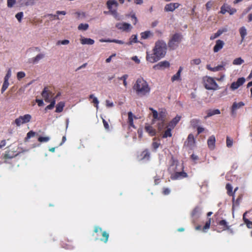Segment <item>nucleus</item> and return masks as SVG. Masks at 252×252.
Returning a JSON list of instances; mask_svg holds the SVG:
<instances>
[{
  "label": "nucleus",
  "instance_id": "f257e3e1",
  "mask_svg": "<svg viewBox=\"0 0 252 252\" xmlns=\"http://www.w3.org/2000/svg\"><path fill=\"white\" fill-rule=\"evenodd\" d=\"M167 46L163 40H158L155 43L152 52H146V60L151 63L157 62L166 54Z\"/></svg>",
  "mask_w": 252,
  "mask_h": 252
},
{
  "label": "nucleus",
  "instance_id": "f03ea898",
  "mask_svg": "<svg viewBox=\"0 0 252 252\" xmlns=\"http://www.w3.org/2000/svg\"><path fill=\"white\" fill-rule=\"evenodd\" d=\"M133 90L136 94L143 96L149 94L150 88L147 82L143 78H138L133 87Z\"/></svg>",
  "mask_w": 252,
  "mask_h": 252
},
{
  "label": "nucleus",
  "instance_id": "7ed1b4c3",
  "mask_svg": "<svg viewBox=\"0 0 252 252\" xmlns=\"http://www.w3.org/2000/svg\"><path fill=\"white\" fill-rule=\"evenodd\" d=\"M106 5L109 9L108 13L112 15L116 20H121V16L117 11L119 3L116 0H109L106 2Z\"/></svg>",
  "mask_w": 252,
  "mask_h": 252
},
{
  "label": "nucleus",
  "instance_id": "20e7f679",
  "mask_svg": "<svg viewBox=\"0 0 252 252\" xmlns=\"http://www.w3.org/2000/svg\"><path fill=\"white\" fill-rule=\"evenodd\" d=\"M203 84L207 90L216 91L220 87L213 78L205 76L203 78Z\"/></svg>",
  "mask_w": 252,
  "mask_h": 252
},
{
  "label": "nucleus",
  "instance_id": "39448f33",
  "mask_svg": "<svg viewBox=\"0 0 252 252\" xmlns=\"http://www.w3.org/2000/svg\"><path fill=\"white\" fill-rule=\"evenodd\" d=\"M150 110L152 111L153 113V120H152V124H155L156 121H165L166 112L165 110H161L159 112H158L157 111L153 108H150Z\"/></svg>",
  "mask_w": 252,
  "mask_h": 252
},
{
  "label": "nucleus",
  "instance_id": "423d86ee",
  "mask_svg": "<svg viewBox=\"0 0 252 252\" xmlns=\"http://www.w3.org/2000/svg\"><path fill=\"white\" fill-rule=\"evenodd\" d=\"M182 35L179 33L173 35L168 42V46L171 49H175L179 45L182 40Z\"/></svg>",
  "mask_w": 252,
  "mask_h": 252
},
{
  "label": "nucleus",
  "instance_id": "0eeeda50",
  "mask_svg": "<svg viewBox=\"0 0 252 252\" xmlns=\"http://www.w3.org/2000/svg\"><path fill=\"white\" fill-rule=\"evenodd\" d=\"M32 119V116L30 114H26L24 116H21L16 119L14 123L17 126L29 122Z\"/></svg>",
  "mask_w": 252,
  "mask_h": 252
},
{
  "label": "nucleus",
  "instance_id": "6e6552de",
  "mask_svg": "<svg viewBox=\"0 0 252 252\" xmlns=\"http://www.w3.org/2000/svg\"><path fill=\"white\" fill-rule=\"evenodd\" d=\"M226 64H227V63L226 62H222L220 64L218 65V66L214 67H212L210 65L208 64L206 66V68L208 70L213 71V72H216V71H220V70H225V66Z\"/></svg>",
  "mask_w": 252,
  "mask_h": 252
},
{
  "label": "nucleus",
  "instance_id": "1a4fd4ad",
  "mask_svg": "<svg viewBox=\"0 0 252 252\" xmlns=\"http://www.w3.org/2000/svg\"><path fill=\"white\" fill-rule=\"evenodd\" d=\"M245 81L246 80L244 77L238 78L236 82H234L231 84L230 89L232 91L237 89L245 82Z\"/></svg>",
  "mask_w": 252,
  "mask_h": 252
},
{
  "label": "nucleus",
  "instance_id": "9d476101",
  "mask_svg": "<svg viewBox=\"0 0 252 252\" xmlns=\"http://www.w3.org/2000/svg\"><path fill=\"white\" fill-rule=\"evenodd\" d=\"M41 95L46 102H50L51 100L53 94L48 91L47 87H45L41 93Z\"/></svg>",
  "mask_w": 252,
  "mask_h": 252
},
{
  "label": "nucleus",
  "instance_id": "9b49d317",
  "mask_svg": "<svg viewBox=\"0 0 252 252\" xmlns=\"http://www.w3.org/2000/svg\"><path fill=\"white\" fill-rule=\"evenodd\" d=\"M227 12L230 15H232L236 12V9L235 8H231L227 4H223L221 7L220 12L221 14H224Z\"/></svg>",
  "mask_w": 252,
  "mask_h": 252
},
{
  "label": "nucleus",
  "instance_id": "f8f14e48",
  "mask_svg": "<svg viewBox=\"0 0 252 252\" xmlns=\"http://www.w3.org/2000/svg\"><path fill=\"white\" fill-rule=\"evenodd\" d=\"M116 27L123 31H129L132 27L130 24L126 23H119L116 25Z\"/></svg>",
  "mask_w": 252,
  "mask_h": 252
},
{
  "label": "nucleus",
  "instance_id": "ddd939ff",
  "mask_svg": "<svg viewBox=\"0 0 252 252\" xmlns=\"http://www.w3.org/2000/svg\"><path fill=\"white\" fill-rule=\"evenodd\" d=\"M170 63L168 61H164L158 63L153 66V68L156 70L163 69L169 67Z\"/></svg>",
  "mask_w": 252,
  "mask_h": 252
},
{
  "label": "nucleus",
  "instance_id": "4468645a",
  "mask_svg": "<svg viewBox=\"0 0 252 252\" xmlns=\"http://www.w3.org/2000/svg\"><path fill=\"white\" fill-rule=\"evenodd\" d=\"M245 104L243 102H239L237 103L234 102L231 108V113L232 116H235L236 114V110L244 106Z\"/></svg>",
  "mask_w": 252,
  "mask_h": 252
},
{
  "label": "nucleus",
  "instance_id": "2eb2a0df",
  "mask_svg": "<svg viewBox=\"0 0 252 252\" xmlns=\"http://www.w3.org/2000/svg\"><path fill=\"white\" fill-rule=\"evenodd\" d=\"M179 4L178 3H170L166 4L164 7L166 11H173L176 8H178Z\"/></svg>",
  "mask_w": 252,
  "mask_h": 252
},
{
  "label": "nucleus",
  "instance_id": "dca6fc26",
  "mask_svg": "<svg viewBox=\"0 0 252 252\" xmlns=\"http://www.w3.org/2000/svg\"><path fill=\"white\" fill-rule=\"evenodd\" d=\"M224 43L223 41L221 40H218L216 41V45L214 47V52L216 53L219 51L220 49H221L223 46Z\"/></svg>",
  "mask_w": 252,
  "mask_h": 252
},
{
  "label": "nucleus",
  "instance_id": "f3484780",
  "mask_svg": "<svg viewBox=\"0 0 252 252\" xmlns=\"http://www.w3.org/2000/svg\"><path fill=\"white\" fill-rule=\"evenodd\" d=\"M187 176V174L186 173L184 172H177L175 173L172 174L171 175V179L173 180H177L179 179H181L183 177H186Z\"/></svg>",
  "mask_w": 252,
  "mask_h": 252
},
{
  "label": "nucleus",
  "instance_id": "a211bd4d",
  "mask_svg": "<svg viewBox=\"0 0 252 252\" xmlns=\"http://www.w3.org/2000/svg\"><path fill=\"white\" fill-rule=\"evenodd\" d=\"M145 129L146 132H147L151 136H154L156 134V129L149 125L146 124L145 127Z\"/></svg>",
  "mask_w": 252,
  "mask_h": 252
},
{
  "label": "nucleus",
  "instance_id": "6ab92c4d",
  "mask_svg": "<svg viewBox=\"0 0 252 252\" xmlns=\"http://www.w3.org/2000/svg\"><path fill=\"white\" fill-rule=\"evenodd\" d=\"M216 139L214 135L210 136L207 141L208 145L209 148L213 150L214 149L215 146Z\"/></svg>",
  "mask_w": 252,
  "mask_h": 252
},
{
  "label": "nucleus",
  "instance_id": "aec40b11",
  "mask_svg": "<svg viewBox=\"0 0 252 252\" xmlns=\"http://www.w3.org/2000/svg\"><path fill=\"white\" fill-rule=\"evenodd\" d=\"M80 42L83 45H93L94 44V41L91 38L82 37L80 39Z\"/></svg>",
  "mask_w": 252,
  "mask_h": 252
},
{
  "label": "nucleus",
  "instance_id": "412c9836",
  "mask_svg": "<svg viewBox=\"0 0 252 252\" xmlns=\"http://www.w3.org/2000/svg\"><path fill=\"white\" fill-rule=\"evenodd\" d=\"M45 57V55L44 54L41 53L38 54L36 56H35L34 58H32L30 60V62L33 63H37L40 60L43 59V58Z\"/></svg>",
  "mask_w": 252,
  "mask_h": 252
},
{
  "label": "nucleus",
  "instance_id": "4be33fe9",
  "mask_svg": "<svg viewBox=\"0 0 252 252\" xmlns=\"http://www.w3.org/2000/svg\"><path fill=\"white\" fill-rule=\"evenodd\" d=\"M207 115L205 117V119H207L208 117L212 116L215 115H218L220 114V110L219 109H210L207 111Z\"/></svg>",
  "mask_w": 252,
  "mask_h": 252
},
{
  "label": "nucleus",
  "instance_id": "5701e85b",
  "mask_svg": "<svg viewBox=\"0 0 252 252\" xmlns=\"http://www.w3.org/2000/svg\"><path fill=\"white\" fill-rule=\"evenodd\" d=\"M187 145L189 147H192L194 146L195 143V139L193 135L192 134L189 135L187 139Z\"/></svg>",
  "mask_w": 252,
  "mask_h": 252
},
{
  "label": "nucleus",
  "instance_id": "b1692460",
  "mask_svg": "<svg viewBox=\"0 0 252 252\" xmlns=\"http://www.w3.org/2000/svg\"><path fill=\"white\" fill-rule=\"evenodd\" d=\"M182 70V67H180L178 72L172 77L171 80L172 82H174L175 81H179L181 80V73Z\"/></svg>",
  "mask_w": 252,
  "mask_h": 252
},
{
  "label": "nucleus",
  "instance_id": "393cba45",
  "mask_svg": "<svg viewBox=\"0 0 252 252\" xmlns=\"http://www.w3.org/2000/svg\"><path fill=\"white\" fill-rule=\"evenodd\" d=\"M226 31L227 30L226 29H220V30H218L217 32H216L213 35L211 36L210 39L213 40V39L217 38L218 37L220 36L222 33L226 32Z\"/></svg>",
  "mask_w": 252,
  "mask_h": 252
},
{
  "label": "nucleus",
  "instance_id": "a878e982",
  "mask_svg": "<svg viewBox=\"0 0 252 252\" xmlns=\"http://www.w3.org/2000/svg\"><path fill=\"white\" fill-rule=\"evenodd\" d=\"M181 117L180 116H176L175 118H174L169 124V126L171 127H174L179 122L180 120Z\"/></svg>",
  "mask_w": 252,
  "mask_h": 252
},
{
  "label": "nucleus",
  "instance_id": "bb28decb",
  "mask_svg": "<svg viewBox=\"0 0 252 252\" xmlns=\"http://www.w3.org/2000/svg\"><path fill=\"white\" fill-rule=\"evenodd\" d=\"M141 37L142 39H146L153 35V33L150 31H146L141 33Z\"/></svg>",
  "mask_w": 252,
  "mask_h": 252
},
{
  "label": "nucleus",
  "instance_id": "cd10ccee",
  "mask_svg": "<svg viewBox=\"0 0 252 252\" xmlns=\"http://www.w3.org/2000/svg\"><path fill=\"white\" fill-rule=\"evenodd\" d=\"M239 32L241 35V37L242 38V41H243L246 36V35L247 34V29L245 27H242L239 29Z\"/></svg>",
  "mask_w": 252,
  "mask_h": 252
},
{
  "label": "nucleus",
  "instance_id": "c85d7f7f",
  "mask_svg": "<svg viewBox=\"0 0 252 252\" xmlns=\"http://www.w3.org/2000/svg\"><path fill=\"white\" fill-rule=\"evenodd\" d=\"M128 122L129 125L130 126L134 127V126L133 125V115L131 112H129L128 113Z\"/></svg>",
  "mask_w": 252,
  "mask_h": 252
},
{
  "label": "nucleus",
  "instance_id": "c756f323",
  "mask_svg": "<svg viewBox=\"0 0 252 252\" xmlns=\"http://www.w3.org/2000/svg\"><path fill=\"white\" fill-rule=\"evenodd\" d=\"M64 106V102L61 101L58 103L56 106V112L58 113L61 112L63 110V108Z\"/></svg>",
  "mask_w": 252,
  "mask_h": 252
},
{
  "label": "nucleus",
  "instance_id": "7c9ffc66",
  "mask_svg": "<svg viewBox=\"0 0 252 252\" xmlns=\"http://www.w3.org/2000/svg\"><path fill=\"white\" fill-rule=\"evenodd\" d=\"M244 63V60L241 58H237L235 59L233 61V64L235 65H241Z\"/></svg>",
  "mask_w": 252,
  "mask_h": 252
},
{
  "label": "nucleus",
  "instance_id": "2f4dec72",
  "mask_svg": "<svg viewBox=\"0 0 252 252\" xmlns=\"http://www.w3.org/2000/svg\"><path fill=\"white\" fill-rule=\"evenodd\" d=\"M138 42L137 40V35H132L131 37L129 38V41L128 43H126L127 45H132L134 43Z\"/></svg>",
  "mask_w": 252,
  "mask_h": 252
},
{
  "label": "nucleus",
  "instance_id": "473e14b6",
  "mask_svg": "<svg viewBox=\"0 0 252 252\" xmlns=\"http://www.w3.org/2000/svg\"><path fill=\"white\" fill-rule=\"evenodd\" d=\"M89 98L90 99H93V103L96 105L95 107H96V109H97L98 107V105L99 103V101H98V99L97 98V97H96L94 95V94H92L90 95Z\"/></svg>",
  "mask_w": 252,
  "mask_h": 252
},
{
  "label": "nucleus",
  "instance_id": "72a5a7b5",
  "mask_svg": "<svg viewBox=\"0 0 252 252\" xmlns=\"http://www.w3.org/2000/svg\"><path fill=\"white\" fill-rule=\"evenodd\" d=\"M89 28V25L88 24H80L78 29L79 30L86 31Z\"/></svg>",
  "mask_w": 252,
  "mask_h": 252
},
{
  "label": "nucleus",
  "instance_id": "f704fd0d",
  "mask_svg": "<svg viewBox=\"0 0 252 252\" xmlns=\"http://www.w3.org/2000/svg\"><path fill=\"white\" fill-rule=\"evenodd\" d=\"M102 236L104 237L103 239H100V240L103 241L104 243H106L108 241V239L109 237V234L105 231L102 232Z\"/></svg>",
  "mask_w": 252,
  "mask_h": 252
},
{
  "label": "nucleus",
  "instance_id": "c9c22d12",
  "mask_svg": "<svg viewBox=\"0 0 252 252\" xmlns=\"http://www.w3.org/2000/svg\"><path fill=\"white\" fill-rule=\"evenodd\" d=\"M226 189H227V193L228 195H233V192H232L233 188L230 184H226Z\"/></svg>",
  "mask_w": 252,
  "mask_h": 252
},
{
  "label": "nucleus",
  "instance_id": "e433bc0d",
  "mask_svg": "<svg viewBox=\"0 0 252 252\" xmlns=\"http://www.w3.org/2000/svg\"><path fill=\"white\" fill-rule=\"evenodd\" d=\"M9 86L8 80H4V82L1 88V93H3L8 88Z\"/></svg>",
  "mask_w": 252,
  "mask_h": 252
},
{
  "label": "nucleus",
  "instance_id": "4c0bfd02",
  "mask_svg": "<svg viewBox=\"0 0 252 252\" xmlns=\"http://www.w3.org/2000/svg\"><path fill=\"white\" fill-rule=\"evenodd\" d=\"M55 103H56V100H55V97L53 98V100L51 101V103L46 106V107L45 108V110L52 109L54 107Z\"/></svg>",
  "mask_w": 252,
  "mask_h": 252
},
{
  "label": "nucleus",
  "instance_id": "58836bf2",
  "mask_svg": "<svg viewBox=\"0 0 252 252\" xmlns=\"http://www.w3.org/2000/svg\"><path fill=\"white\" fill-rule=\"evenodd\" d=\"M165 121L162 122V121H159L158 124V129L159 131H161L164 127Z\"/></svg>",
  "mask_w": 252,
  "mask_h": 252
},
{
  "label": "nucleus",
  "instance_id": "ea45409f",
  "mask_svg": "<svg viewBox=\"0 0 252 252\" xmlns=\"http://www.w3.org/2000/svg\"><path fill=\"white\" fill-rule=\"evenodd\" d=\"M50 139V137L45 136V137H39L38 139V141L40 142H47L49 141Z\"/></svg>",
  "mask_w": 252,
  "mask_h": 252
},
{
  "label": "nucleus",
  "instance_id": "a19ab883",
  "mask_svg": "<svg viewBox=\"0 0 252 252\" xmlns=\"http://www.w3.org/2000/svg\"><path fill=\"white\" fill-rule=\"evenodd\" d=\"M127 77H128V75L127 74H125L123 76H122V77L118 78V79L119 80L124 81L123 84L125 87H126V86H127V82H126V80L127 78Z\"/></svg>",
  "mask_w": 252,
  "mask_h": 252
},
{
  "label": "nucleus",
  "instance_id": "79ce46f5",
  "mask_svg": "<svg viewBox=\"0 0 252 252\" xmlns=\"http://www.w3.org/2000/svg\"><path fill=\"white\" fill-rule=\"evenodd\" d=\"M233 140L230 139L229 137L227 136L226 137V146L228 148H230L233 145Z\"/></svg>",
  "mask_w": 252,
  "mask_h": 252
},
{
  "label": "nucleus",
  "instance_id": "37998d69",
  "mask_svg": "<svg viewBox=\"0 0 252 252\" xmlns=\"http://www.w3.org/2000/svg\"><path fill=\"white\" fill-rule=\"evenodd\" d=\"M172 136L171 133V129L168 128L164 132V133L163 134L162 137L163 138H166L167 137H171Z\"/></svg>",
  "mask_w": 252,
  "mask_h": 252
},
{
  "label": "nucleus",
  "instance_id": "c03bdc74",
  "mask_svg": "<svg viewBox=\"0 0 252 252\" xmlns=\"http://www.w3.org/2000/svg\"><path fill=\"white\" fill-rule=\"evenodd\" d=\"M16 3V0H7V5L9 8L12 7Z\"/></svg>",
  "mask_w": 252,
  "mask_h": 252
},
{
  "label": "nucleus",
  "instance_id": "a18cd8bd",
  "mask_svg": "<svg viewBox=\"0 0 252 252\" xmlns=\"http://www.w3.org/2000/svg\"><path fill=\"white\" fill-rule=\"evenodd\" d=\"M69 43V41L67 39L63 40H59L57 42V45H59L60 44L62 45H67Z\"/></svg>",
  "mask_w": 252,
  "mask_h": 252
},
{
  "label": "nucleus",
  "instance_id": "49530a36",
  "mask_svg": "<svg viewBox=\"0 0 252 252\" xmlns=\"http://www.w3.org/2000/svg\"><path fill=\"white\" fill-rule=\"evenodd\" d=\"M15 17L18 21L20 22L23 17V13L22 12H19L16 14Z\"/></svg>",
  "mask_w": 252,
  "mask_h": 252
},
{
  "label": "nucleus",
  "instance_id": "de8ad7c7",
  "mask_svg": "<svg viewBox=\"0 0 252 252\" xmlns=\"http://www.w3.org/2000/svg\"><path fill=\"white\" fill-rule=\"evenodd\" d=\"M200 211H201V209L199 207H197L195 208L192 212V214H191L192 216H194L196 215L197 214L200 213Z\"/></svg>",
  "mask_w": 252,
  "mask_h": 252
},
{
  "label": "nucleus",
  "instance_id": "09e8293b",
  "mask_svg": "<svg viewBox=\"0 0 252 252\" xmlns=\"http://www.w3.org/2000/svg\"><path fill=\"white\" fill-rule=\"evenodd\" d=\"M157 138L155 137L153 139V142L152 143L153 147L156 150L157 148H158L160 144L159 143H158L156 141Z\"/></svg>",
  "mask_w": 252,
  "mask_h": 252
},
{
  "label": "nucleus",
  "instance_id": "8fccbe9b",
  "mask_svg": "<svg viewBox=\"0 0 252 252\" xmlns=\"http://www.w3.org/2000/svg\"><path fill=\"white\" fill-rule=\"evenodd\" d=\"M25 76V73L23 71H20L17 73V77L18 80H20L21 79L24 78Z\"/></svg>",
  "mask_w": 252,
  "mask_h": 252
},
{
  "label": "nucleus",
  "instance_id": "3c124183",
  "mask_svg": "<svg viewBox=\"0 0 252 252\" xmlns=\"http://www.w3.org/2000/svg\"><path fill=\"white\" fill-rule=\"evenodd\" d=\"M191 64L198 65L201 63V60L200 59H195L191 61L190 62Z\"/></svg>",
  "mask_w": 252,
  "mask_h": 252
},
{
  "label": "nucleus",
  "instance_id": "603ef678",
  "mask_svg": "<svg viewBox=\"0 0 252 252\" xmlns=\"http://www.w3.org/2000/svg\"><path fill=\"white\" fill-rule=\"evenodd\" d=\"M105 103H106V106L107 108L113 107L114 106L113 102L109 100H106L105 101Z\"/></svg>",
  "mask_w": 252,
  "mask_h": 252
},
{
  "label": "nucleus",
  "instance_id": "864d4df0",
  "mask_svg": "<svg viewBox=\"0 0 252 252\" xmlns=\"http://www.w3.org/2000/svg\"><path fill=\"white\" fill-rule=\"evenodd\" d=\"M108 42H114L119 44H125V42L123 40H118V39H113L112 40H108Z\"/></svg>",
  "mask_w": 252,
  "mask_h": 252
},
{
  "label": "nucleus",
  "instance_id": "5fc2aeb1",
  "mask_svg": "<svg viewBox=\"0 0 252 252\" xmlns=\"http://www.w3.org/2000/svg\"><path fill=\"white\" fill-rule=\"evenodd\" d=\"M11 69L9 68L8 70L6 75L4 77V80H8L9 78L11 77Z\"/></svg>",
  "mask_w": 252,
  "mask_h": 252
},
{
  "label": "nucleus",
  "instance_id": "6e6d98bb",
  "mask_svg": "<svg viewBox=\"0 0 252 252\" xmlns=\"http://www.w3.org/2000/svg\"><path fill=\"white\" fill-rule=\"evenodd\" d=\"M47 17H49L50 20H53L54 18H56L57 19H60V18L58 17L57 15H53L52 14H49L46 16Z\"/></svg>",
  "mask_w": 252,
  "mask_h": 252
},
{
  "label": "nucleus",
  "instance_id": "4d7b16f0",
  "mask_svg": "<svg viewBox=\"0 0 252 252\" xmlns=\"http://www.w3.org/2000/svg\"><path fill=\"white\" fill-rule=\"evenodd\" d=\"M35 133L32 131H29L27 134V139H30L32 137L34 136Z\"/></svg>",
  "mask_w": 252,
  "mask_h": 252
},
{
  "label": "nucleus",
  "instance_id": "13d9d810",
  "mask_svg": "<svg viewBox=\"0 0 252 252\" xmlns=\"http://www.w3.org/2000/svg\"><path fill=\"white\" fill-rule=\"evenodd\" d=\"M211 224V219H209V220L206 222L204 226L203 227V230H205L209 228Z\"/></svg>",
  "mask_w": 252,
  "mask_h": 252
},
{
  "label": "nucleus",
  "instance_id": "bf43d9fd",
  "mask_svg": "<svg viewBox=\"0 0 252 252\" xmlns=\"http://www.w3.org/2000/svg\"><path fill=\"white\" fill-rule=\"evenodd\" d=\"M131 60L137 64H139L140 63V59L136 56L132 57L131 58Z\"/></svg>",
  "mask_w": 252,
  "mask_h": 252
},
{
  "label": "nucleus",
  "instance_id": "052dcab7",
  "mask_svg": "<svg viewBox=\"0 0 252 252\" xmlns=\"http://www.w3.org/2000/svg\"><path fill=\"white\" fill-rule=\"evenodd\" d=\"M245 223L247 224V226L248 228H250L252 227V222L250 221L249 220H245Z\"/></svg>",
  "mask_w": 252,
  "mask_h": 252
},
{
  "label": "nucleus",
  "instance_id": "680f3d73",
  "mask_svg": "<svg viewBox=\"0 0 252 252\" xmlns=\"http://www.w3.org/2000/svg\"><path fill=\"white\" fill-rule=\"evenodd\" d=\"M102 122L106 130H109V126L108 123L104 119H102Z\"/></svg>",
  "mask_w": 252,
  "mask_h": 252
},
{
  "label": "nucleus",
  "instance_id": "e2e57ef3",
  "mask_svg": "<svg viewBox=\"0 0 252 252\" xmlns=\"http://www.w3.org/2000/svg\"><path fill=\"white\" fill-rule=\"evenodd\" d=\"M212 6V3L211 1H208L206 4V7L207 10H209Z\"/></svg>",
  "mask_w": 252,
  "mask_h": 252
},
{
  "label": "nucleus",
  "instance_id": "0e129e2a",
  "mask_svg": "<svg viewBox=\"0 0 252 252\" xmlns=\"http://www.w3.org/2000/svg\"><path fill=\"white\" fill-rule=\"evenodd\" d=\"M131 20L133 24L135 25L137 22V19L134 15L131 16Z\"/></svg>",
  "mask_w": 252,
  "mask_h": 252
},
{
  "label": "nucleus",
  "instance_id": "69168bd1",
  "mask_svg": "<svg viewBox=\"0 0 252 252\" xmlns=\"http://www.w3.org/2000/svg\"><path fill=\"white\" fill-rule=\"evenodd\" d=\"M36 102L37 103L38 106H41L44 104L43 101L41 99H36Z\"/></svg>",
  "mask_w": 252,
  "mask_h": 252
},
{
  "label": "nucleus",
  "instance_id": "338daca9",
  "mask_svg": "<svg viewBox=\"0 0 252 252\" xmlns=\"http://www.w3.org/2000/svg\"><path fill=\"white\" fill-rule=\"evenodd\" d=\"M56 14L57 15H59L60 14L65 15L66 14V12L65 11H57Z\"/></svg>",
  "mask_w": 252,
  "mask_h": 252
},
{
  "label": "nucleus",
  "instance_id": "774afa93",
  "mask_svg": "<svg viewBox=\"0 0 252 252\" xmlns=\"http://www.w3.org/2000/svg\"><path fill=\"white\" fill-rule=\"evenodd\" d=\"M6 145V141L5 140H2L0 143V148H1L5 146Z\"/></svg>",
  "mask_w": 252,
  "mask_h": 252
}]
</instances>
